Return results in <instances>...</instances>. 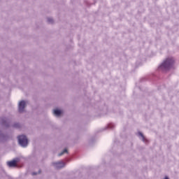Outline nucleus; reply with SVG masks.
<instances>
[{
	"instance_id": "6",
	"label": "nucleus",
	"mask_w": 179,
	"mask_h": 179,
	"mask_svg": "<svg viewBox=\"0 0 179 179\" xmlns=\"http://www.w3.org/2000/svg\"><path fill=\"white\" fill-rule=\"evenodd\" d=\"M53 113L56 115V117H59V115H61V114H62V111H61L60 110H58V109H55V110H54Z\"/></svg>"
},
{
	"instance_id": "7",
	"label": "nucleus",
	"mask_w": 179,
	"mask_h": 179,
	"mask_svg": "<svg viewBox=\"0 0 179 179\" xmlns=\"http://www.w3.org/2000/svg\"><path fill=\"white\" fill-rule=\"evenodd\" d=\"M64 153H68V150L64 149L61 153L59 154V156H62Z\"/></svg>"
},
{
	"instance_id": "10",
	"label": "nucleus",
	"mask_w": 179,
	"mask_h": 179,
	"mask_svg": "<svg viewBox=\"0 0 179 179\" xmlns=\"http://www.w3.org/2000/svg\"><path fill=\"white\" fill-rule=\"evenodd\" d=\"M36 174L37 173H32L33 176H36Z\"/></svg>"
},
{
	"instance_id": "4",
	"label": "nucleus",
	"mask_w": 179,
	"mask_h": 179,
	"mask_svg": "<svg viewBox=\"0 0 179 179\" xmlns=\"http://www.w3.org/2000/svg\"><path fill=\"white\" fill-rule=\"evenodd\" d=\"M52 164L57 169H62V167L65 166V163H64L63 162H54Z\"/></svg>"
},
{
	"instance_id": "5",
	"label": "nucleus",
	"mask_w": 179,
	"mask_h": 179,
	"mask_svg": "<svg viewBox=\"0 0 179 179\" xmlns=\"http://www.w3.org/2000/svg\"><path fill=\"white\" fill-rule=\"evenodd\" d=\"M8 167H16L17 166V161L13 160L7 163Z\"/></svg>"
},
{
	"instance_id": "2",
	"label": "nucleus",
	"mask_w": 179,
	"mask_h": 179,
	"mask_svg": "<svg viewBox=\"0 0 179 179\" xmlns=\"http://www.w3.org/2000/svg\"><path fill=\"white\" fill-rule=\"evenodd\" d=\"M18 142L20 145L23 148H26V146H27V144L29 143L27 137L23 135L18 136Z\"/></svg>"
},
{
	"instance_id": "3",
	"label": "nucleus",
	"mask_w": 179,
	"mask_h": 179,
	"mask_svg": "<svg viewBox=\"0 0 179 179\" xmlns=\"http://www.w3.org/2000/svg\"><path fill=\"white\" fill-rule=\"evenodd\" d=\"M25 107H26V101H21L19 103V105H18V111H19V113H23V111H24V108Z\"/></svg>"
},
{
	"instance_id": "8",
	"label": "nucleus",
	"mask_w": 179,
	"mask_h": 179,
	"mask_svg": "<svg viewBox=\"0 0 179 179\" xmlns=\"http://www.w3.org/2000/svg\"><path fill=\"white\" fill-rule=\"evenodd\" d=\"M48 22L49 23H52L53 20H52V18H48Z\"/></svg>"
},
{
	"instance_id": "9",
	"label": "nucleus",
	"mask_w": 179,
	"mask_h": 179,
	"mask_svg": "<svg viewBox=\"0 0 179 179\" xmlns=\"http://www.w3.org/2000/svg\"><path fill=\"white\" fill-rule=\"evenodd\" d=\"M140 136L143 137V140L145 141V137L143 136V134L142 133H139Z\"/></svg>"
},
{
	"instance_id": "1",
	"label": "nucleus",
	"mask_w": 179,
	"mask_h": 179,
	"mask_svg": "<svg viewBox=\"0 0 179 179\" xmlns=\"http://www.w3.org/2000/svg\"><path fill=\"white\" fill-rule=\"evenodd\" d=\"M174 64V59H166L159 66L161 69H170Z\"/></svg>"
}]
</instances>
